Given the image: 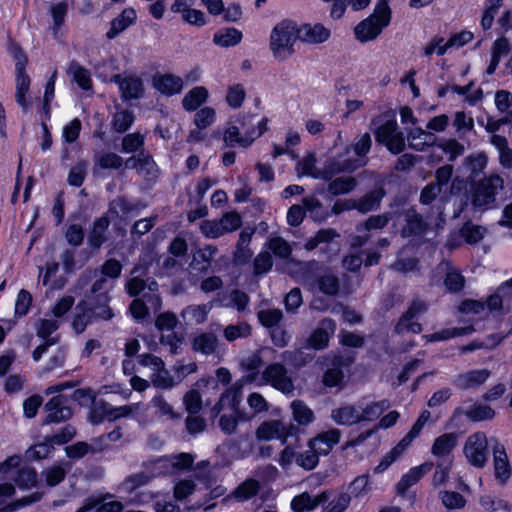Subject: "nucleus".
Instances as JSON below:
<instances>
[{"mask_svg":"<svg viewBox=\"0 0 512 512\" xmlns=\"http://www.w3.org/2000/svg\"><path fill=\"white\" fill-rule=\"evenodd\" d=\"M251 326L246 322H239L235 325H228L223 329L224 338L229 341H235L239 338H247L251 335Z\"/></svg>","mask_w":512,"mask_h":512,"instance_id":"50","label":"nucleus"},{"mask_svg":"<svg viewBox=\"0 0 512 512\" xmlns=\"http://www.w3.org/2000/svg\"><path fill=\"white\" fill-rule=\"evenodd\" d=\"M240 388H230L226 390L220 397L219 401L215 404L212 409L213 416H217L221 410L228 405L234 413L240 403Z\"/></svg>","mask_w":512,"mask_h":512,"instance_id":"35","label":"nucleus"},{"mask_svg":"<svg viewBox=\"0 0 512 512\" xmlns=\"http://www.w3.org/2000/svg\"><path fill=\"white\" fill-rule=\"evenodd\" d=\"M351 497L359 498L367 495L371 491V482L369 474H363L356 477L348 487Z\"/></svg>","mask_w":512,"mask_h":512,"instance_id":"53","label":"nucleus"},{"mask_svg":"<svg viewBox=\"0 0 512 512\" xmlns=\"http://www.w3.org/2000/svg\"><path fill=\"white\" fill-rule=\"evenodd\" d=\"M406 224L401 230L403 237L422 235L427 231L428 224L415 209L410 208L405 212Z\"/></svg>","mask_w":512,"mask_h":512,"instance_id":"20","label":"nucleus"},{"mask_svg":"<svg viewBox=\"0 0 512 512\" xmlns=\"http://www.w3.org/2000/svg\"><path fill=\"white\" fill-rule=\"evenodd\" d=\"M136 210V205L129 203L125 198L117 197L110 202L107 211V217H111L113 220H115L117 218L131 215Z\"/></svg>","mask_w":512,"mask_h":512,"instance_id":"36","label":"nucleus"},{"mask_svg":"<svg viewBox=\"0 0 512 512\" xmlns=\"http://www.w3.org/2000/svg\"><path fill=\"white\" fill-rule=\"evenodd\" d=\"M407 138L409 147L416 151H424L427 147L436 143V136L422 128L413 129Z\"/></svg>","mask_w":512,"mask_h":512,"instance_id":"27","label":"nucleus"},{"mask_svg":"<svg viewBox=\"0 0 512 512\" xmlns=\"http://www.w3.org/2000/svg\"><path fill=\"white\" fill-rule=\"evenodd\" d=\"M464 415L473 422H480L484 420H491L495 416L494 410L483 404H475L469 409L465 410Z\"/></svg>","mask_w":512,"mask_h":512,"instance_id":"49","label":"nucleus"},{"mask_svg":"<svg viewBox=\"0 0 512 512\" xmlns=\"http://www.w3.org/2000/svg\"><path fill=\"white\" fill-rule=\"evenodd\" d=\"M47 415L44 424L60 423L71 418L72 410L67 405V398L63 395L52 397L44 406Z\"/></svg>","mask_w":512,"mask_h":512,"instance_id":"10","label":"nucleus"},{"mask_svg":"<svg viewBox=\"0 0 512 512\" xmlns=\"http://www.w3.org/2000/svg\"><path fill=\"white\" fill-rule=\"evenodd\" d=\"M134 121V115L128 110L118 111L113 117V129L118 133L127 131Z\"/></svg>","mask_w":512,"mask_h":512,"instance_id":"58","label":"nucleus"},{"mask_svg":"<svg viewBox=\"0 0 512 512\" xmlns=\"http://www.w3.org/2000/svg\"><path fill=\"white\" fill-rule=\"evenodd\" d=\"M340 437L341 432L338 429H331L309 440L308 447L313 448L318 455H327L339 442Z\"/></svg>","mask_w":512,"mask_h":512,"instance_id":"17","label":"nucleus"},{"mask_svg":"<svg viewBox=\"0 0 512 512\" xmlns=\"http://www.w3.org/2000/svg\"><path fill=\"white\" fill-rule=\"evenodd\" d=\"M200 230L207 238H218L226 234L220 220H204L200 224Z\"/></svg>","mask_w":512,"mask_h":512,"instance_id":"62","label":"nucleus"},{"mask_svg":"<svg viewBox=\"0 0 512 512\" xmlns=\"http://www.w3.org/2000/svg\"><path fill=\"white\" fill-rule=\"evenodd\" d=\"M390 408V402L388 400H381L372 402L366 407L362 408L360 412L361 422L362 421H374L380 417V415Z\"/></svg>","mask_w":512,"mask_h":512,"instance_id":"47","label":"nucleus"},{"mask_svg":"<svg viewBox=\"0 0 512 512\" xmlns=\"http://www.w3.org/2000/svg\"><path fill=\"white\" fill-rule=\"evenodd\" d=\"M296 431V427L290 424L286 426L280 420H271L263 422L256 430V437L259 440L281 439L283 443L289 435Z\"/></svg>","mask_w":512,"mask_h":512,"instance_id":"9","label":"nucleus"},{"mask_svg":"<svg viewBox=\"0 0 512 512\" xmlns=\"http://www.w3.org/2000/svg\"><path fill=\"white\" fill-rule=\"evenodd\" d=\"M299 39L309 44L323 43L330 37V30L322 24H304L298 28Z\"/></svg>","mask_w":512,"mask_h":512,"instance_id":"19","label":"nucleus"},{"mask_svg":"<svg viewBox=\"0 0 512 512\" xmlns=\"http://www.w3.org/2000/svg\"><path fill=\"white\" fill-rule=\"evenodd\" d=\"M295 462L305 470H312L318 465L319 455L313 448L308 447L307 450L296 456Z\"/></svg>","mask_w":512,"mask_h":512,"instance_id":"59","label":"nucleus"},{"mask_svg":"<svg viewBox=\"0 0 512 512\" xmlns=\"http://www.w3.org/2000/svg\"><path fill=\"white\" fill-rule=\"evenodd\" d=\"M446 277L444 280L445 287L450 292H458L464 287L465 279L459 271L452 268L449 263L445 264Z\"/></svg>","mask_w":512,"mask_h":512,"instance_id":"51","label":"nucleus"},{"mask_svg":"<svg viewBox=\"0 0 512 512\" xmlns=\"http://www.w3.org/2000/svg\"><path fill=\"white\" fill-rule=\"evenodd\" d=\"M154 87L162 94L171 96L180 93L183 88V80L173 74L156 76L153 79Z\"/></svg>","mask_w":512,"mask_h":512,"instance_id":"25","label":"nucleus"},{"mask_svg":"<svg viewBox=\"0 0 512 512\" xmlns=\"http://www.w3.org/2000/svg\"><path fill=\"white\" fill-rule=\"evenodd\" d=\"M495 477L502 483L511 475V469L504 446L495 441L493 446Z\"/></svg>","mask_w":512,"mask_h":512,"instance_id":"22","label":"nucleus"},{"mask_svg":"<svg viewBox=\"0 0 512 512\" xmlns=\"http://www.w3.org/2000/svg\"><path fill=\"white\" fill-rule=\"evenodd\" d=\"M221 326L217 323L209 325V330L201 332L196 335L192 341V349L204 355L213 354L219 344V339L216 333L220 330Z\"/></svg>","mask_w":512,"mask_h":512,"instance_id":"13","label":"nucleus"},{"mask_svg":"<svg viewBox=\"0 0 512 512\" xmlns=\"http://www.w3.org/2000/svg\"><path fill=\"white\" fill-rule=\"evenodd\" d=\"M211 309L212 303L199 305L193 304L185 307L181 311L180 316L186 324L200 325L207 320Z\"/></svg>","mask_w":512,"mask_h":512,"instance_id":"23","label":"nucleus"},{"mask_svg":"<svg viewBox=\"0 0 512 512\" xmlns=\"http://www.w3.org/2000/svg\"><path fill=\"white\" fill-rule=\"evenodd\" d=\"M92 508L96 512H121L123 505L121 502L106 497L102 500H96L92 503Z\"/></svg>","mask_w":512,"mask_h":512,"instance_id":"64","label":"nucleus"},{"mask_svg":"<svg viewBox=\"0 0 512 512\" xmlns=\"http://www.w3.org/2000/svg\"><path fill=\"white\" fill-rule=\"evenodd\" d=\"M266 119L258 120L255 116H243L237 119L240 132L245 137H253V141L266 131Z\"/></svg>","mask_w":512,"mask_h":512,"instance_id":"24","label":"nucleus"},{"mask_svg":"<svg viewBox=\"0 0 512 512\" xmlns=\"http://www.w3.org/2000/svg\"><path fill=\"white\" fill-rule=\"evenodd\" d=\"M390 20L391 10L388 4H377L373 14L355 27L354 31L357 40L367 42L376 39L382 29L388 26Z\"/></svg>","mask_w":512,"mask_h":512,"instance_id":"3","label":"nucleus"},{"mask_svg":"<svg viewBox=\"0 0 512 512\" xmlns=\"http://www.w3.org/2000/svg\"><path fill=\"white\" fill-rule=\"evenodd\" d=\"M504 180L498 174H492L479 180L472 192V204L479 209H487L496 201V195L504 189Z\"/></svg>","mask_w":512,"mask_h":512,"instance_id":"5","label":"nucleus"},{"mask_svg":"<svg viewBox=\"0 0 512 512\" xmlns=\"http://www.w3.org/2000/svg\"><path fill=\"white\" fill-rule=\"evenodd\" d=\"M68 74L72 75L73 80L84 90H89L92 87V80L89 71L72 61L68 68Z\"/></svg>","mask_w":512,"mask_h":512,"instance_id":"42","label":"nucleus"},{"mask_svg":"<svg viewBox=\"0 0 512 512\" xmlns=\"http://www.w3.org/2000/svg\"><path fill=\"white\" fill-rule=\"evenodd\" d=\"M19 456H11L0 464V472L8 475L21 490H28L37 486L38 475L29 465H20Z\"/></svg>","mask_w":512,"mask_h":512,"instance_id":"4","label":"nucleus"},{"mask_svg":"<svg viewBox=\"0 0 512 512\" xmlns=\"http://www.w3.org/2000/svg\"><path fill=\"white\" fill-rule=\"evenodd\" d=\"M119 86L121 96L124 100L138 99L144 92L143 81L140 77L134 75H114L111 79Z\"/></svg>","mask_w":512,"mask_h":512,"instance_id":"12","label":"nucleus"},{"mask_svg":"<svg viewBox=\"0 0 512 512\" xmlns=\"http://www.w3.org/2000/svg\"><path fill=\"white\" fill-rule=\"evenodd\" d=\"M95 162L103 169H118L123 164V158L115 153L109 152L96 156Z\"/></svg>","mask_w":512,"mask_h":512,"instance_id":"63","label":"nucleus"},{"mask_svg":"<svg viewBox=\"0 0 512 512\" xmlns=\"http://www.w3.org/2000/svg\"><path fill=\"white\" fill-rule=\"evenodd\" d=\"M366 163V160H340L339 158H332L325 163L322 169V175L317 176L321 177L322 180L329 181L340 173L353 172L354 170L366 165Z\"/></svg>","mask_w":512,"mask_h":512,"instance_id":"11","label":"nucleus"},{"mask_svg":"<svg viewBox=\"0 0 512 512\" xmlns=\"http://www.w3.org/2000/svg\"><path fill=\"white\" fill-rule=\"evenodd\" d=\"M431 414L429 411L424 410L420 416L418 417L417 421L412 426L411 430L404 436V438L401 440L402 443H404L407 447L411 444V442L419 436L422 428L429 420Z\"/></svg>","mask_w":512,"mask_h":512,"instance_id":"60","label":"nucleus"},{"mask_svg":"<svg viewBox=\"0 0 512 512\" xmlns=\"http://www.w3.org/2000/svg\"><path fill=\"white\" fill-rule=\"evenodd\" d=\"M406 448L407 446L400 441L394 448L383 456L380 463L374 468V472L376 474L383 473L402 455Z\"/></svg>","mask_w":512,"mask_h":512,"instance_id":"52","label":"nucleus"},{"mask_svg":"<svg viewBox=\"0 0 512 512\" xmlns=\"http://www.w3.org/2000/svg\"><path fill=\"white\" fill-rule=\"evenodd\" d=\"M434 464L432 462H425L419 466L413 467L404 474L396 485V490L399 495H404L406 491L415 485L426 473L430 472Z\"/></svg>","mask_w":512,"mask_h":512,"instance_id":"16","label":"nucleus"},{"mask_svg":"<svg viewBox=\"0 0 512 512\" xmlns=\"http://www.w3.org/2000/svg\"><path fill=\"white\" fill-rule=\"evenodd\" d=\"M144 145V135L141 133H131L122 139L121 151L124 153H134L140 150Z\"/></svg>","mask_w":512,"mask_h":512,"instance_id":"61","label":"nucleus"},{"mask_svg":"<svg viewBox=\"0 0 512 512\" xmlns=\"http://www.w3.org/2000/svg\"><path fill=\"white\" fill-rule=\"evenodd\" d=\"M208 91L205 87L198 86L189 91L182 100L183 108L187 111H195L206 101Z\"/></svg>","mask_w":512,"mask_h":512,"instance_id":"38","label":"nucleus"},{"mask_svg":"<svg viewBox=\"0 0 512 512\" xmlns=\"http://www.w3.org/2000/svg\"><path fill=\"white\" fill-rule=\"evenodd\" d=\"M260 323L268 328H275L283 319V312L280 309H263L258 312Z\"/></svg>","mask_w":512,"mask_h":512,"instance_id":"57","label":"nucleus"},{"mask_svg":"<svg viewBox=\"0 0 512 512\" xmlns=\"http://www.w3.org/2000/svg\"><path fill=\"white\" fill-rule=\"evenodd\" d=\"M486 233V229L482 226L467 222L460 230L461 236L469 244H476L481 241Z\"/></svg>","mask_w":512,"mask_h":512,"instance_id":"54","label":"nucleus"},{"mask_svg":"<svg viewBox=\"0 0 512 512\" xmlns=\"http://www.w3.org/2000/svg\"><path fill=\"white\" fill-rule=\"evenodd\" d=\"M43 497V493L36 491L31 493L28 496H24L22 498H19L8 505H6L4 508L0 510V512H15L18 509H21L23 507L32 505L34 503L39 502Z\"/></svg>","mask_w":512,"mask_h":512,"instance_id":"56","label":"nucleus"},{"mask_svg":"<svg viewBox=\"0 0 512 512\" xmlns=\"http://www.w3.org/2000/svg\"><path fill=\"white\" fill-rule=\"evenodd\" d=\"M110 220L107 216L96 219L93 228L88 235V243L94 249H99L106 242V232L108 230Z\"/></svg>","mask_w":512,"mask_h":512,"instance_id":"30","label":"nucleus"},{"mask_svg":"<svg viewBox=\"0 0 512 512\" xmlns=\"http://www.w3.org/2000/svg\"><path fill=\"white\" fill-rule=\"evenodd\" d=\"M336 323L330 318L323 319L308 339V344L314 349L320 350L327 347L330 336L334 334Z\"/></svg>","mask_w":512,"mask_h":512,"instance_id":"15","label":"nucleus"},{"mask_svg":"<svg viewBox=\"0 0 512 512\" xmlns=\"http://www.w3.org/2000/svg\"><path fill=\"white\" fill-rule=\"evenodd\" d=\"M293 419L300 425H308L314 420L313 411L301 400L291 403Z\"/></svg>","mask_w":512,"mask_h":512,"instance_id":"45","label":"nucleus"},{"mask_svg":"<svg viewBox=\"0 0 512 512\" xmlns=\"http://www.w3.org/2000/svg\"><path fill=\"white\" fill-rule=\"evenodd\" d=\"M457 445V435L455 433H446L434 440L431 448L433 455L437 457H446Z\"/></svg>","mask_w":512,"mask_h":512,"instance_id":"34","label":"nucleus"},{"mask_svg":"<svg viewBox=\"0 0 512 512\" xmlns=\"http://www.w3.org/2000/svg\"><path fill=\"white\" fill-rule=\"evenodd\" d=\"M390 214L373 215L367 218L365 221L356 225V231L358 233L369 232L371 230L383 229L390 221Z\"/></svg>","mask_w":512,"mask_h":512,"instance_id":"43","label":"nucleus"},{"mask_svg":"<svg viewBox=\"0 0 512 512\" xmlns=\"http://www.w3.org/2000/svg\"><path fill=\"white\" fill-rule=\"evenodd\" d=\"M316 157L314 154H309L300 160L296 166L298 176L308 175L314 179H321L316 175H322V169L316 168Z\"/></svg>","mask_w":512,"mask_h":512,"instance_id":"48","label":"nucleus"},{"mask_svg":"<svg viewBox=\"0 0 512 512\" xmlns=\"http://www.w3.org/2000/svg\"><path fill=\"white\" fill-rule=\"evenodd\" d=\"M267 247L275 256L283 259H287L292 253L289 243L284 238L278 236L269 238Z\"/></svg>","mask_w":512,"mask_h":512,"instance_id":"55","label":"nucleus"},{"mask_svg":"<svg viewBox=\"0 0 512 512\" xmlns=\"http://www.w3.org/2000/svg\"><path fill=\"white\" fill-rule=\"evenodd\" d=\"M262 378L265 383L284 394H291L294 391L293 381L286 367L281 363L268 365L263 371Z\"/></svg>","mask_w":512,"mask_h":512,"instance_id":"6","label":"nucleus"},{"mask_svg":"<svg viewBox=\"0 0 512 512\" xmlns=\"http://www.w3.org/2000/svg\"><path fill=\"white\" fill-rule=\"evenodd\" d=\"M136 20V12L133 8H126L111 21V27L106 36L108 39H114Z\"/></svg>","mask_w":512,"mask_h":512,"instance_id":"28","label":"nucleus"},{"mask_svg":"<svg viewBox=\"0 0 512 512\" xmlns=\"http://www.w3.org/2000/svg\"><path fill=\"white\" fill-rule=\"evenodd\" d=\"M253 232L244 229L239 235V239L236 245V251L234 253L235 261L238 263H246L250 260L252 252L248 249V244L251 241Z\"/></svg>","mask_w":512,"mask_h":512,"instance_id":"37","label":"nucleus"},{"mask_svg":"<svg viewBox=\"0 0 512 512\" xmlns=\"http://www.w3.org/2000/svg\"><path fill=\"white\" fill-rule=\"evenodd\" d=\"M336 237H339V234L335 229H321L314 236L306 240L304 248L308 251L314 250L320 244L329 243Z\"/></svg>","mask_w":512,"mask_h":512,"instance_id":"46","label":"nucleus"},{"mask_svg":"<svg viewBox=\"0 0 512 512\" xmlns=\"http://www.w3.org/2000/svg\"><path fill=\"white\" fill-rule=\"evenodd\" d=\"M302 282L309 290H319L328 296H335L340 289L338 277L331 271L320 267L316 261L304 264Z\"/></svg>","mask_w":512,"mask_h":512,"instance_id":"1","label":"nucleus"},{"mask_svg":"<svg viewBox=\"0 0 512 512\" xmlns=\"http://www.w3.org/2000/svg\"><path fill=\"white\" fill-rule=\"evenodd\" d=\"M329 494L325 491L312 497L308 492L295 496L291 501V508L294 512H304L315 509L318 505L327 502Z\"/></svg>","mask_w":512,"mask_h":512,"instance_id":"18","label":"nucleus"},{"mask_svg":"<svg viewBox=\"0 0 512 512\" xmlns=\"http://www.w3.org/2000/svg\"><path fill=\"white\" fill-rule=\"evenodd\" d=\"M104 450L103 446L89 445L87 442L79 441L65 447L67 457L80 459L88 453H98Z\"/></svg>","mask_w":512,"mask_h":512,"instance_id":"39","label":"nucleus"},{"mask_svg":"<svg viewBox=\"0 0 512 512\" xmlns=\"http://www.w3.org/2000/svg\"><path fill=\"white\" fill-rule=\"evenodd\" d=\"M331 417L339 425L350 426L361 422L360 412L351 405L332 410Z\"/></svg>","mask_w":512,"mask_h":512,"instance_id":"33","label":"nucleus"},{"mask_svg":"<svg viewBox=\"0 0 512 512\" xmlns=\"http://www.w3.org/2000/svg\"><path fill=\"white\" fill-rule=\"evenodd\" d=\"M491 372L488 369H475L459 374L454 384L461 390L477 389L483 385L490 377Z\"/></svg>","mask_w":512,"mask_h":512,"instance_id":"14","label":"nucleus"},{"mask_svg":"<svg viewBox=\"0 0 512 512\" xmlns=\"http://www.w3.org/2000/svg\"><path fill=\"white\" fill-rule=\"evenodd\" d=\"M242 39V33L235 28H226L215 33L213 41L216 45L229 47L238 44Z\"/></svg>","mask_w":512,"mask_h":512,"instance_id":"44","label":"nucleus"},{"mask_svg":"<svg viewBox=\"0 0 512 512\" xmlns=\"http://www.w3.org/2000/svg\"><path fill=\"white\" fill-rule=\"evenodd\" d=\"M423 330L421 323L415 320L414 317L409 316L405 312L398 319L394 332L398 335H404L407 333L419 334Z\"/></svg>","mask_w":512,"mask_h":512,"instance_id":"41","label":"nucleus"},{"mask_svg":"<svg viewBox=\"0 0 512 512\" xmlns=\"http://www.w3.org/2000/svg\"><path fill=\"white\" fill-rule=\"evenodd\" d=\"M464 453L469 463L483 467L487 461V438L482 432L470 435L464 446Z\"/></svg>","mask_w":512,"mask_h":512,"instance_id":"7","label":"nucleus"},{"mask_svg":"<svg viewBox=\"0 0 512 512\" xmlns=\"http://www.w3.org/2000/svg\"><path fill=\"white\" fill-rule=\"evenodd\" d=\"M30 87V78L26 72H16V101L26 111L29 107L26 95Z\"/></svg>","mask_w":512,"mask_h":512,"instance_id":"40","label":"nucleus"},{"mask_svg":"<svg viewBox=\"0 0 512 512\" xmlns=\"http://www.w3.org/2000/svg\"><path fill=\"white\" fill-rule=\"evenodd\" d=\"M110 297L107 292L99 293L94 298L85 300L78 303L77 308L84 306L90 314L93 321L96 320H110L114 314L109 306Z\"/></svg>","mask_w":512,"mask_h":512,"instance_id":"8","label":"nucleus"},{"mask_svg":"<svg viewBox=\"0 0 512 512\" xmlns=\"http://www.w3.org/2000/svg\"><path fill=\"white\" fill-rule=\"evenodd\" d=\"M358 185V181L352 176L332 178L327 185V191L332 196L344 195L352 192Z\"/></svg>","mask_w":512,"mask_h":512,"instance_id":"31","label":"nucleus"},{"mask_svg":"<svg viewBox=\"0 0 512 512\" xmlns=\"http://www.w3.org/2000/svg\"><path fill=\"white\" fill-rule=\"evenodd\" d=\"M260 487V482L258 480L248 478L240 483L225 500L230 498H234L238 502L250 500L258 494Z\"/></svg>","mask_w":512,"mask_h":512,"instance_id":"29","label":"nucleus"},{"mask_svg":"<svg viewBox=\"0 0 512 512\" xmlns=\"http://www.w3.org/2000/svg\"><path fill=\"white\" fill-rule=\"evenodd\" d=\"M223 141L225 147L241 146L244 148L249 147L253 143V137H245L240 132L238 125H230L223 132Z\"/></svg>","mask_w":512,"mask_h":512,"instance_id":"32","label":"nucleus"},{"mask_svg":"<svg viewBox=\"0 0 512 512\" xmlns=\"http://www.w3.org/2000/svg\"><path fill=\"white\" fill-rule=\"evenodd\" d=\"M385 196V190L380 187L369 191L359 199H355L356 210L362 214L377 210Z\"/></svg>","mask_w":512,"mask_h":512,"instance_id":"26","label":"nucleus"},{"mask_svg":"<svg viewBox=\"0 0 512 512\" xmlns=\"http://www.w3.org/2000/svg\"><path fill=\"white\" fill-rule=\"evenodd\" d=\"M299 39L297 24L283 20L271 31L269 47L274 58L283 61L294 53V45Z\"/></svg>","mask_w":512,"mask_h":512,"instance_id":"2","label":"nucleus"},{"mask_svg":"<svg viewBox=\"0 0 512 512\" xmlns=\"http://www.w3.org/2000/svg\"><path fill=\"white\" fill-rule=\"evenodd\" d=\"M218 249L216 246L208 245L197 252V256H194L189 267L191 269L190 276H194L193 270L197 271L199 275H205L209 272L211 261L216 255Z\"/></svg>","mask_w":512,"mask_h":512,"instance_id":"21","label":"nucleus"}]
</instances>
